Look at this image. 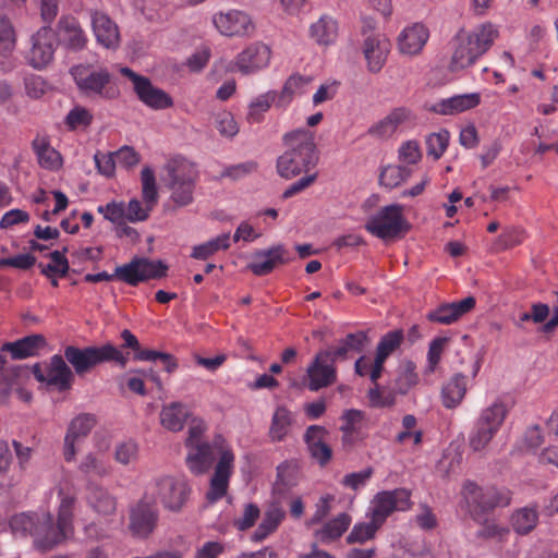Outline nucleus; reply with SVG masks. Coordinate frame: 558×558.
I'll use <instances>...</instances> for the list:
<instances>
[{
  "instance_id": "nucleus-55",
  "label": "nucleus",
  "mask_w": 558,
  "mask_h": 558,
  "mask_svg": "<svg viewBox=\"0 0 558 558\" xmlns=\"http://www.w3.org/2000/svg\"><path fill=\"white\" fill-rule=\"evenodd\" d=\"M65 251H53L50 253V263L43 267L41 272L48 278L59 275L65 276L69 271V262L65 257Z\"/></svg>"
},
{
  "instance_id": "nucleus-10",
  "label": "nucleus",
  "mask_w": 558,
  "mask_h": 558,
  "mask_svg": "<svg viewBox=\"0 0 558 558\" xmlns=\"http://www.w3.org/2000/svg\"><path fill=\"white\" fill-rule=\"evenodd\" d=\"M364 227L372 235L387 241L399 236L408 230L409 226L403 216L402 206L391 204L369 216Z\"/></svg>"
},
{
  "instance_id": "nucleus-56",
  "label": "nucleus",
  "mask_w": 558,
  "mask_h": 558,
  "mask_svg": "<svg viewBox=\"0 0 558 558\" xmlns=\"http://www.w3.org/2000/svg\"><path fill=\"white\" fill-rule=\"evenodd\" d=\"M97 211L104 216L106 220L114 225H123L126 222L125 203L112 201L105 205H99Z\"/></svg>"
},
{
  "instance_id": "nucleus-1",
  "label": "nucleus",
  "mask_w": 558,
  "mask_h": 558,
  "mask_svg": "<svg viewBox=\"0 0 558 558\" xmlns=\"http://www.w3.org/2000/svg\"><path fill=\"white\" fill-rule=\"evenodd\" d=\"M59 505L57 521L48 511L19 513L11 518L10 527L14 536H32L36 549L47 551L74 535V506L76 496L68 487L58 488Z\"/></svg>"
},
{
  "instance_id": "nucleus-12",
  "label": "nucleus",
  "mask_w": 558,
  "mask_h": 558,
  "mask_svg": "<svg viewBox=\"0 0 558 558\" xmlns=\"http://www.w3.org/2000/svg\"><path fill=\"white\" fill-rule=\"evenodd\" d=\"M143 202L132 198L125 205L126 222H142L148 219L158 201V191L154 170L144 167L141 172Z\"/></svg>"
},
{
  "instance_id": "nucleus-63",
  "label": "nucleus",
  "mask_w": 558,
  "mask_h": 558,
  "mask_svg": "<svg viewBox=\"0 0 558 558\" xmlns=\"http://www.w3.org/2000/svg\"><path fill=\"white\" fill-rule=\"evenodd\" d=\"M399 160L403 163L414 165L422 158L420 144L417 141L410 140L401 144L398 149Z\"/></svg>"
},
{
  "instance_id": "nucleus-58",
  "label": "nucleus",
  "mask_w": 558,
  "mask_h": 558,
  "mask_svg": "<svg viewBox=\"0 0 558 558\" xmlns=\"http://www.w3.org/2000/svg\"><path fill=\"white\" fill-rule=\"evenodd\" d=\"M376 365H377L376 356L374 357V360H372L371 357H368L366 355H362L355 361L354 369L357 375L367 376L373 384H376L383 374L385 364H380L377 375H375Z\"/></svg>"
},
{
  "instance_id": "nucleus-44",
  "label": "nucleus",
  "mask_w": 558,
  "mask_h": 558,
  "mask_svg": "<svg viewBox=\"0 0 558 558\" xmlns=\"http://www.w3.org/2000/svg\"><path fill=\"white\" fill-rule=\"evenodd\" d=\"M293 415L284 407H278L272 414L268 436L272 442L282 441L290 433Z\"/></svg>"
},
{
  "instance_id": "nucleus-35",
  "label": "nucleus",
  "mask_w": 558,
  "mask_h": 558,
  "mask_svg": "<svg viewBox=\"0 0 558 558\" xmlns=\"http://www.w3.org/2000/svg\"><path fill=\"white\" fill-rule=\"evenodd\" d=\"M46 345V339L40 335L24 337L14 342H8L2 345V351L11 353L15 360H23L39 354V351Z\"/></svg>"
},
{
  "instance_id": "nucleus-42",
  "label": "nucleus",
  "mask_w": 558,
  "mask_h": 558,
  "mask_svg": "<svg viewBox=\"0 0 558 558\" xmlns=\"http://www.w3.org/2000/svg\"><path fill=\"white\" fill-rule=\"evenodd\" d=\"M416 366L412 361H402L397 369V375L391 383V388L397 395H407L418 383Z\"/></svg>"
},
{
  "instance_id": "nucleus-4",
  "label": "nucleus",
  "mask_w": 558,
  "mask_h": 558,
  "mask_svg": "<svg viewBox=\"0 0 558 558\" xmlns=\"http://www.w3.org/2000/svg\"><path fill=\"white\" fill-rule=\"evenodd\" d=\"M165 169L170 199L180 207L191 204L198 177L195 163L185 157L174 156L168 160Z\"/></svg>"
},
{
  "instance_id": "nucleus-34",
  "label": "nucleus",
  "mask_w": 558,
  "mask_h": 558,
  "mask_svg": "<svg viewBox=\"0 0 558 558\" xmlns=\"http://www.w3.org/2000/svg\"><path fill=\"white\" fill-rule=\"evenodd\" d=\"M112 470V464L104 452H88L78 464V471L88 478L106 477Z\"/></svg>"
},
{
  "instance_id": "nucleus-7",
  "label": "nucleus",
  "mask_w": 558,
  "mask_h": 558,
  "mask_svg": "<svg viewBox=\"0 0 558 558\" xmlns=\"http://www.w3.org/2000/svg\"><path fill=\"white\" fill-rule=\"evenodd\" d=\"M213 447L218 454V460L206 494V498L210 504L220 500L227 495L235 464L234 451L221 435H217L214 438Z\"/></svg>"
},
{
  "instance_id": "nucleus-47",
  "label": "nucleus",
  "mask_w": 558,
  "mask_h": 558,
  "mask_svg": "<svg viewBox=\"0 0 558 558\" xmlns=\"http://www.w3.org/2000/svg\"><path fill=\"white\" fill-rule=\"evenodd\" d=\"M403 340V331L402 330H392L384 335L377 347L376 354L377 365L375 369V375L378 374V369L380 364H385L386 360L401 345Z\"/></svg>"
},
{
  "instance_id": "nucleus-19",
  "label": "nucleus",
  "mask_w": 558,
  "mask_h": 558,
  "mask_svg": "<svg viewBox=\"0 0 558 558\" xmlns=\"http://www.w3.org/2000/svg\"><path fill=\"white\" fill-rule=\"evenodd\" d=\"M96 418L92 414H80L68 425L63 441V457L66 462H73L78 451V445L89 435Z\"/></svg>"
},
{
  "instance_id": "nucleus-60",
  "label": "nucleus",
  "mask_w": 558,
  "mask_h": 558,
  "mask_svg": "<svg viewBox=\"0 0 558 558\" xmlns=\"http://www.w3.org/2000/svg\"><path fill=\"white\" fill-rule=\"evenodd\" d=\"M93 121L92 112L81 106H75L66 114L65 123L71 130L87 128Z\"/></svg>"
},
{
  "instance_id": "nucleus-43",
  "label": "nucleus",
  "mask_w": 558,
  "mask_h": 558,
  "mask_svg": "<svg viewBox=\"0 0 558 558\" xmlns=\"http://www.w3.org/2000/svg\"><path fill=\"white\" fill-rule=\"evenodd\" d=\"M87 502L94 511L101 517L107 518L116 513V498L102 487H90L87 495Z\"/></svg>"
},
{
  "instance_id": "nucleus-6",
  "label": "nucleus",
  "mask_w": 558,
  "mask_h": 558,
  "mask_svg": "<svg viewBox=\"0 0 558 558\" xmlns=\"http://www.w3.org/2000/svg\"><path fill=\"white\" fill-rule=\"evenodd\" d=\"M64 359L72 365L77 375H83L104 362L113 361L122 367L128 363V356L110 343L85 348L69 345L64 349Z\"/></svg>"
},
{
  "instance_id": "nucleus-18",
  "label": "nucleus",
  "mask_w": 558,
  "mask_h": 558,
  "mask_svg": "<svg viewBox=\"0 0 558 558\" xmlns=\"http://www.w3.org/2000/svg\"><path fill=\"white\" fill-rule=\"evenodd\" d=\"M120 73L128 77L134 87L138 99L147 107L155 110H162L172 107L173 100L165 90L155 87L149 78L136 74L133 70L126 66L120 68Z\"/></svg>"
},
{
  "instance_id": "nucleus-24",
  "label": "nucleus",
  "mask_w": 558,
  "mask_h": 558,
  "mask_svg": "<svg viewBox=\"0 0 558 558\" xmlns=\"http://www.w3.org/2000/svg\"><path fill=\"white\" fill-rule=\"evenodd\" d=\"M92 29L99 45L107 49H117L120 45L118 25L102 11L90 12Z\"/></svg>"
},
{
  "instance_id": "nucleus-11",
  "label": "nucleus",
  "mask_w": 558,
  "mask_h": 558,
  "mask_svg": "<svg viewBox=\"0 0 558 558\" xmlns=\"http://www.w3.org/2000/svg\"><path fill=\"white\" fill-rule=\"evenodd\" d=\"M146 492L148 497L157 496L165 509L179 512L189 498L190 488L184 480L161 476L153 481Z\"/></svg>"
},
{
  "instance_id": "nucleus-46",
  "label": "nucleus",
  "mask_w": 558,
  "mask_h": 558,
  "mask_svg": "<svg viewBox=\"0 0 558 558\" xmlns=\"http://www.w3.org/2000/svg\"><path fill=\"white\" fill-rule=\"evenodd\" d=\"M279 94L277 90H268L254 97L248 105L247 118L251 122H259L272 105L278 108Z\"/></svg>"
},
{
  "instance_id": "nucleus-30",
  "label": "nucleus",
  "mask_w": 558,
  "mask_h": 558,
  "mask_svg": "<svg viewBox=\"0 0 558 558\" xmlns=\"http://www.w3.org/2000/svg\"><path fill=\"white\" fill-rule=\"evenodd\" d=\"M58 36L60 43L69 49H83L87 43V36L78 21L73 16H63L58 23Z\"/></svg>"
},
{
  "instance_id": "nucleus-5",
  "label": "nucleus",
  "mask_w": 558,
  "mask_h": 558,
  "mask_svg": "<svg viewBox=\"0 0 558 558\" xmlns=\"http://www.w3.org/2000/svg\"><path fill=\"white\" fill-rule=\"evenodd\" d=\"M510 411V404L497 398L482 409L469 435V446L474 452L484 451L501 428Z\"/></svg>"
},
{
  "instance_id": "nucleus-23",
  "label": "nucleus",
  "mask_w": 558,
  "mask_h": 558,
  "mask_svg": "<svg viewBox=\"0 0 558 558\" xmlns=\"http://www.w3.org/2000/svg\"><path fill=\"white\" fill-rule=\"evenodd\" d=\"M362 49L368 71L378 73L387 61L390 41L384 34H371L365 37Z\"/></svg>"
},
{
  "instance_id": "nucleus-27",
  "label": "nucleus",
  "mask_w": 558,
  "mask_h": 558,
  "mask_svg": "<svg viewBox=\"0 0 558 558\" xmlns=\"http://www.w3.org/2000/svg\"><path fill=\"white\" fill-rule=\"evenodd\" d=\"M475 303L476 301L473 296H468L458 302L444 303L434 311H430L427 314V318L434 323L451 325L471 312L474 308Z\"/></svg>"
},
{
  "instance_id": "nucleus-36",
  "label": "nucleus",
  "mask_w": 558,
  "mask_h": 558,
  "mask_svg": "<svg viewBox=\"0 0 558 558\" xmlns=\"http://www.w3.org/2000/svg\"><path fill=\"white\" fill-rule=\"evenodd\" d=\"M185 463L191 473L205 474L213 463V447L208 444L186 447Z\"/></svg>"
},
{
  "instance_id": "nucleus-48",
  "label": "nucleus",
  "mask_w": 558,
  "mask_h": 558,
  "mask_svg": "<svg viewBox=\"0 0 558 558\" xmlns=\"http://www.w3.org/2000/svg\"><path fill=\"white\" fill-rule=\"evenodd\" d=\"M510 522L518 534L525 535L537 525L538 512L532 507L520 508L512 513Z\"/></svg>"
},
{
  "instance_id": "nucleus-17",
  "label": "nucleus",
  "mask_w": 558,
  "mask_h": 558,
  "mask_svg": "<svg viewBox=\"0 0 558 558\" xmlns=\"http://www.w3.org/2000/svg\"><path fill=\"white\" fill-rule=\"evenodd\" d=\"M271 60L270 48L263 43H253L236 54L227 68L229 72L253 75L268 68Z\"/></svg>"
},
{
  "instance_id": "nucleus-9",
  "label": "nucleus",
  "mask_w": 558,
  "mask_h": 558,
  "mask_svg": "<svg viewBox=\"0 0 558 558\" xmlns=\"http://www.w3.org/2000/svg\"><path fill=\"white\" fill-rule=\"evenodd\" d=\"M77 87L87 96L114 99L119 89L110 83L111 76L106 69H94L89 65H76L71 69Z\"/></svg>"
},
{
  "instance_id": "nucleus-37",
  "label": "nucleus",
  "mask_w": 558,
  "mask_h": 558,
  "mask_svg": "<svg viewBox=\"0 0 558 558\" xmlns=\"http://www.w3.org/2000/svg\"><path fill=\"white\" fill-rule=\"evenodd\" d=\"M351 523V515L347 512H341L317 530L315 537L323 544H330L339 539L347 532Z\"/></svg>"
},
{
  "instance_id": "nucleus-41",
  "label": "nucleus",
  "mask_w": 558,
  "mask_h": 558,
  "mask_svg": "<svg viewBox=\"0 0 558 558\" xmlns=\"http://www.w3.org/2000/svg\"><path fill=\"white\" fill-rule=\"evenodd\" d=\"M468 383L462 374L452 376L441 389V401L445 408L454 409L463 400L466 393Z\"/></svg>"
},
{
  "instance_id": "nucleus-53",
  "label": "nucleus",
  "mask_w": 558,
  "mask_h": 558,
  "mask_svg": "<svg viewBox=\"0 0 558 558\" xmlns=\"http://www.w3.org/2000/svg\"><path fill=\"white\" fill-rule=\"evenodd\" d=\"M450 140V134L447 130L432 133L426 137V149L428 156L434 159H439L446 151Z\"/></svg>"
},
{
  "instance_id": "nucleus-26",
  "label": "nucleus",
  "mask_w": 558,
  "mask_h": 558,
  "mask_svg": "<svg viewBox=\"0 0 558 558\" xmlns=\"http://www.w3.org/2000/svg\"><path fill=\"white\" fill-rule=\"evenodd\" d=\"M429 38L428 28L422 23L404 27L398 36V49L405 56L418 54Z\"/></svg>"
},
{
  "instance_id": "nucleus-49",
  "label": "nucleus",
  "mask_w": 558,
  "mask_h": 558,
  "mask_svg": "<svg viewBox=\"0 0 558 558\" xmlns=\"http://www.w3.org/2000/svg\"><path fill=\"white\" fill-rule=\"evenodd\" d=\"M230 233H222L208 240L205 243L193 247L191 256L195 259H207L220 250H227L230 246Z\"/></svg>"
},
{
  "instance_id": "nucleus-31",
  "label": "nucleus",
  "mask_w": 558,
  "mask_h": 558,
  "mask_svg": "<svg viewBox=\"0 0 558 558\" xmlns=\"http://www.w3.org/2000/svg\"><path fill=\"white\" fill-rule=\"evenodd\" d=\"M411 113L404 108H397L368 129V134L375 138L385 140L392 136L398 128L409 121Z\"/></svg>"
},
{
  "instance_id": "nucleus-33",
  "label": "nucleus",
  "mask_w": 558,
  "mask_h": 558,
  "mask_svg": "<svg viewBox=\"0 0 558 558\" xmlns=\"http://www.w3.org/2000/svg\"><path fill=\"white\" fill-rule=\"evenodd\" d=\"M327 429L323 426L312 425L305 432V441L312 457L320 464H326L331 459V449L326 444Z\"/></svg>"
},
{
  "instance_id": "nucleus-16",
  "label": "nucleus",
  "mask_w": 558,
  "mask_h": 558,
  "mask_svg": "<svg viewBox=\"0 0 558 558\" xmlns=\"http://www.w3.org/2000/svg\"><path fill=\"white\" fill-rule=\"evenodd\" d=\"M129 530L134 537L147 538L155 531L159 513L154 498L148 492L130 509Z\"/></svg>"
},
{
  "instance_id": "nucleus-14",
  "label": "nucleus",
  "mask_w": 558,
  "mask_h": 558,
  "mask_svg": "<svg viewBox=\"0 0 558 558\" xmlns=\"http://www.w3.org/2000/svg\"><path fill=\"white\" fill-rule=\"evenodd\" d=\"M167 266L161 260L134 257L130 263L116 267L117 279L132 287L141 282L165 277Z\"/></svg>"
},
{
  "instance_id": "nucleus-32",
  "label": "nucleus",
  "mask_w": 558,
  "mask_h": 558,
  "mask_svg": "<svg viewBox=\"0 0 558 558\" xmlns=\"http://www.w3.org/2000/svg\"><path fill=\"white\" fill-rule=\"evenodd\" d=\"M191 412L186 404L174 401L161 408L159 420L163 428L169 432H180L183 429Z\"/></svg>"
},
{
  "instance_id": "nucleus-57",
  "label": "nucleus",
  "mask_w": 558,
  "mask_h": 558,
  "mask_svg": "<svg viewBox=\"0 0 558 558\" xmlns=\"http://www.w3.org/2000/svg\"><path fill=\"white\" fill-rule=\"evenodd\" d=\"M298 465L292 461H284L277 466L276 488L280 486L288 488L296 484Z\"/></svg>"
},
{
  "instance_id": "nucleus-54",
  "label": "nucleus",
  "mask_w": 558,
  "mask_h": 558,
  "mask_svg": "<svg viewBox=\"0 0 558 558\" xmlns=\"http://www.w3.org/2000/svg\"><path fill=\"white\" fill-rule=\"evenodd\" d=\"M524 239L525 232L522 228L509 227L496 239L494 245L497 250L504 251L521 244Z\"/></svg>"
},
{
  "instance_id": "nucleus-2",
  "label": "nucleus",
  "mask_w": 558,
  "mask_h": 558,
  "mask_svg": "<svg viewBox=\"0 0 558 558\" xmlns=\"http://www.w3.org/2000/svg\"><path fill=\"white\" fill-rule=\"evenodd\" d=\"M499 35V26L489 21L458 32L452 40L450 69L458 71L473 65L494 46Z\"/></svg>"
},
{
  "instance_id": "nucleus-64",
  "label": "nucleus",
  "mask_w": 558,
  "mask_h": 558,
  "mask_svg": "<svg viewBox=\"0 0 558 558\" xmlns=\"http://www.w3.org/2000/svg\"><path fill=\"white\" fill-rule=\"evenodd\" d=\"M339 88V83L336 80H328L319 85L314 93L312 101L314 106L322 105L326 101L332 100Z\"/></svg>"
},
{
  "instance_id": "nucleus-40",
  "label": "nucleus",
  "mask_w": 558,
  "mask_h": 558,
  "mask_svg": "<svg viewBox=\"0 0 558 558\" xmlns=\"http://www.w3.org/2000/svg\"><path fill=\"white\" fill-rule=\"evenodd\" d=\"M312 77L301 74H292L287 78L279 94L278 108L286 109L292 102L295 96L306 93Z\"/></svg>"
},
{
  "instance_id": "nucleus-8",
  "label": "nucleus",
  "mask_w": 558,
  "mask_h": 558,
  "mask_svg": "<svg viewBox=\"0 0 558 558\" xmlns=\"http://www.w3.org/2000/svg\"><path fill=\"white\" fill-rule=\"evenodd\" d=\"M462 496L468 511L474 518H478L496 507L508 506L511 501L509 489L494 486L483 488L471 481L464 483Z\"/></svg>"
},
{
  "instance_id": "nucleus-38",
  "label": "nucleus",
  "mask_w": 558,
  "mask_h": 558,
  "mask_svg": "<svg viewBox=\"0 0 558 558\" xmlns=\"http://www.w3.org/2000/svg\"><path fill=\"white\" fill-rule=\"evenodd\" d=\"M33 149L40 167L57 171L62 167L63 160L58 150H56L45 136H36L33 141Z\"/></svg>"
},
{
  "instance_id": "nucleus-50",
  "label": "nucleus",
  "mask_w": 558,
  "mask_h": 558,
  "mask_svg": "<svg viewBox=\"0 0 558 558\" xmlns=\"http://www.w3.org/2000/svg\"><path fill=\"white\" fill-rule=\"evenodd\" d=\"M411 171L402 166L389 165L381 169L379 182L387 189H395L407 181Z\"/></svg>"
},
{
  "instance_id": "nucleus-29",
  "label": "nucleus",
  "mask_w": 558,
  "mask_h": 558,
  "mask_svg": "<svg viewBox=\"0 0 558 558\" xmlns=\"http://www.w3.org/2000/svg\"><path fill=\"white\" fill-rule=\"evenodd\" d=\"M342 433V444L345 447H352L364 438L363 428L365 426V413L357 409L343 411L340 416Z\"/></svg>"
},
{
  "instance_id": "nucleus-45",
  "label": "nucleus",
  "mask_w": 558,
  "mask_h": 558,
  "mask_svg": "<svg viewBox=\"0 0 558 558\" xmlns=\"http://www.w3.org/2000/svg\"><path fill=\"white\" fill-rule=\"evenodd\" d=\"M284 515V510L279 505H271L265 511L260 524L252 535V539L254 542H260L265 539L268 535L277 530Z\"/></svg>"
},
{
  "instance_id": "nucleus-59",
  "label": "nucleus",
  "mask_w": 558,
  "mask_h": 558,
  "mask_svg": "<svg viewBox=\"0 0 558 558\" xmlns=\"http://www.w3.org/2000/svg\"><path fill=\"white\" fill-rule=\"evenodd\" d=\"M138 446L133 440L118 444L114 448V459L122 465H129L137 460Z\"/></svg>"
},
{
  "instance_id": "nucleus-61",
  "label": "nucleus",
  "mask_w": 558,
  "mask_h": 558,
  "mask_svg": "<svg viewBox=\"0 0 558 558\" xmlns=\"http://www.w3.org/2000/svg\"><path fill=\"white\" fill-rule=\"evenodd\" d=\"M15 31L10 21L0 13V50L10 52L15 48Z\"/></svg>"
},
{
  "instance_id": "nucleus-15",
  "label": "nucleus",
  "mask_w": 558,
  "mask_h": 558,
  "mask_svg": "<svg viewBox=\"0 0 558 558\" xmlns=\"http://www.w3.org/2000/svg\"><path fill=\"white\" fill-rule=\"evenodd\" d=\"M32 371L39 383L60 392L69 390L74 380L71 368L59 354L51 356L48 362L35 364Z\"/></svg>"
},
{
  "instance_id": "nucleus-62",
  "label": "nucleus",
  "mask_w": 558,
  "mask_h": 558,
  "mask_svg": "<svg viewBox=\"0 0 558 558\" xmlns=\"http://www.w3.org/2000/svg\"><path fill=\"white\" fill-rule=\"evenodd\" d=\"M206 430L207 424L204 420L199 417L192 418L185 439V447L208 444V441L203 440V435Z\"/></svg>"
},
{
  "instance_id": "nucleus-20",
  "label": "nucleus",
  "mask_w": 558,
  "mask_h": 558,
  "mask_svg": "<svg viewBox=\"0 0 558 558\" xmlns=\"http://www.w3.org/2000/svg\"><path fill=\"white\" fill-rule=\"evenodd\" d=\"M213 23L221 35L228 37L250 36L255 29L248 14L240 10L216 13Z\"/></svg>"
},
{
  "instance_id": "nucleus-21",
  "label": "nucleus",
  "mask_w": 558,
  "mask_h": 558,
  "mask_svg": "<svg viewBox=\"0 0 558 558\" xmlns=\"http://www.w3.org/2000/svg\"><path fill=\"white\" fill-rule=\"evenodd\" d=\"M308 384L312 391L328 387L336 381V368L330 362V353L320 351L306 369Z\"/></svg>"
},
{
  "instance_id": "nucleus-13",
  "label": "nucleus",
  "mask_w": 558,
  "mask_h": 558,
  "mask_svg": "<svg viewBox=\"0 0 558 558\" xmlns=\"http://www.w3.org/2000/svg\"><path fill=\"white\" fill-rule=\"evenodd\" d=\"M412 507L411 492L405 488L378 492L371 501L367 517L384 524L395 511H408Z\"/></svg>"
},
{
  "instance_id": "nucleus-52",
  "label": "nucleus",
  "mask_w": 558,
  "mask_h": 558,
  "mask_svg": "<svg viewBox=\"0 0 558 558\" xmlns=\"http://www.w3.org/2000/svg\"><path fill=\"white\" fill-rule=\"evenodd\" d=\"M397 393L392 388L381 387L378 381L368 390L367 398L373 408H390L396 403Z\"/></svg>"
},
{
  "instance_id": "nucleus-28",
  "label": "nucleus",
  "mask_w": 558,
  "mask_h": 558,
  "mask_svg": "<svg viewBox=\"0 0 558 558\" xmlns=\"http://www.w3.org/2000/svg\"><path fill=\"white\" fill-rule=\"evenodd\" d=\"M481 99V94L477 92L453 95L435 102L433 111L442 116H456L476 108Z\"/></svg>"
},
{
  "instance_id": "nucleus-39",
  "label": "nucleus",
  "mask_w": 558,
  "mask_h": 558,
  "mask_svg": "<svg viewBox=\"0 0 558 558\" xmlns=\"http://www.w3.org/2000/svg\"><path fill=\"white\" fill-rule=\"evenodd\" d=\"M311 38L319 46H330L338 38V23L330 15H322L310 26Z\"/></svg>"
},
{
  "instance_id": "nucleus-3",
  "label": "nucleus",
  "mask_w": 558,
  "mask_h": 558,
  "mask_svg": "<svg viewBox=\"0 0 558 558\" xmlns=\"http://www.w3.org/2000/svg\"><path fill=\"white\" fill-rule=\"evenodd\" d=\"M286 151L277 159L278 174L290 180L315 167L318 160L314 133L296 129L283 135Z\"/></svg>"
},
{
  "instance_id": "nucleus-22",
  "label": "nucleus",
  "mask_w": 558,
  "mask_h": 558,
  "mask_svg": "<svg viewBox=\"0 0 558 558\" xmlns=\"http://www.w3.org/2000/svg\"><path fill=\"white\" fill-rule=\"evenodd\" d=\"M289 260L288 251L283 245L278 244L255 252L247 268L256 276H265L270 274L278 265L286 264Z\"/></svg>"
},
{
  "instance_id": "nucleus-51",
  "label": "nucleus",
  "mask_w": 558,
  "mask_h": 558,
  "mask_svg": "<svg viewBox=\"0 0 558 558\" xmlns=\"http://www.w3.org/2000/svg\"><path fill=\"white\" fill-rule=\"evenodd\" d=\"M381 526V524L377 523L374 519H369L368 522L356 523L345 541L348 544H363L369 539H373L376 535V532Z\"/></svg>"
},
{
  "instance_id": "nucleus-25",
  "label": "nucleus",
  "mask_w": 558,
  "mask_h": 558,
  "mask_svg": "<svg viewBox=\"0 0 558 558\" xmlns=\"http://www.w3.org/2000/svg\"><path fill=\"white\" fill-rule=\"evenodd\" d=\"M28 62L35 69L45 68L53 58V34L48 27H41L33 36Z\"/></svg>"
}]
</instances>
